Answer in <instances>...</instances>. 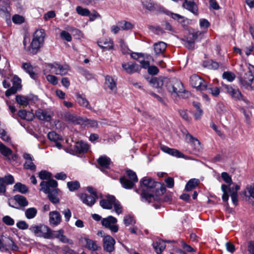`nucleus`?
<instances>
[{
    "label": "nucleus",
    "instance_id": "obj_1",
    "mask_svg": "<svg viewBox=\"0 0 254 254\" xmlns=\"http://www.w3.org/2000/svg\"><path fill=\"white\" fill-rule=\"evenodd\" d=\"M140 184L141 186L146 187V189H143L141 193L143 201L148 203L159 201L160 200V195L166 191L164 184L155 182L152 178L147 177L141 179Z\"/></svg>",
    "mask_w": 254,
    "mask_h": 254
},
{
    "label": "nucleus",
    "instance_id": "obj_2",
    "mask_svg": "<svg viewBox=\"0 0 254 254\" xmlns=\"http://www.w3.org/2000/svg\"><path fill=\"white\" fill-rule=\"evenodd\" d=\"M41 190L48 194V197L51 202L58 203L60 199L58 196V190L56 188L58 183L56 181L50 179L48 181H42L40 185Z\"/></svg>",
    "mask_w": 254,
    "mask_h": 254
},
{
    "label": "nucleus",
    "instance_id": "obj_3",
    "mask_svg": "<svg viewBox=\"0 0 254 254\" xmlns=\"http://www.w3.org/2000/svg\"><path fill=\"white\" fill-rule=\"evenodd\" d=\"M45 37L43 29L36 30L33 34L30 46L27 47V52L32 55L36 54L44 44Z\"/></svg>",
    "mask_w": 254,
    "mask_h": 254
},
{
    "label": "nucleus",
    "instance_id": "obj_4",
    "mask_svg": "<svg viewBox=\"0 0 254 254\" xmlns=\"http://www.w3.org/2000/svg\"><path fill=\"white\" fill-rule=\"evenodd\" d=\"M100 206L104 209H111L113 206L118 214L122 212V207L120 202L113 195H108L106 199H103L100 201Z\"/></svg>",
    "mask_w": 254,
    "mask_h": 254
},
{
    "label": "nucleus",
    "instance_id": "obj_5",
    "mask_svg": "<svg viewBox=\"0 0 254 254\" xmlns=\"http://www.w3.org/2000/svg\"><path fill=\"white\" fill-rule=\"evenodd\" d=\"M241 87L249 91L254 90V70L249 67V70L243 76L239 77Z\"/></svg>",
    "mask_w": 254,
    "mask_h": 254
},
{
    "label": "nucleus",
    "instance_id": "obj_6",
    "mask_svg": "<svg viewBox=\"0 0 254 254\" xmlns=\"http://www.w3.org/2000/svg\"><path fill=\"white\" fill-rule=\"evenodd\" d=\"M120 182L124 188L131 189L133 188L135 184L138 182V179L135 172L128 170L127 171V176L121 178Z\"/></svg>",
    "mask_w": 254,
    "mask_h": 254
},
{
    "label": "nucleus",
    "instance_id": "obj_7",
    "mask_svg": "<svg viewBox=\"0 0 254 254\" xmlns=\"http://www.w3.org/2000/svg\"><path fill=\"white\" fill-rule=\"evenodd\" d=\"M29 230L35 236L47 239L50 227L44 224L36 223L31 225Z\"/></svg>",
    "mask_w": 254,
    "mask_h": 254
},
{
    "label": "nucleus",
    "instance_id": "obj_8",
    "mask_svg": "<svg viewBox=\"0 0 254 254\" xmlns=\"http://www.w3.org/2000/svg\"><path fill=\"white\" fill-rule=\"evenodd\" d=\"M223 86L225 89L226 93L230 96L232 99L235 100L245 101V98L238 88L227 84H224Z\"/></svg>",
    "mask_w": 254,
    "mask_h": 254
},
{
    "label": "nucleus",
    "instance_id": "obj_9",
    "mask_svg": "<svg viewBox=\"0 0 254 254\" xmlns=\"http://www.w3.org/2000/svg\"><path fill=\"white\" fill-rule=\"evenodd\" d=\"M117 222V219L112 216L103 218L101 221L102 225L113 233H116L119 230V226L116 224Z\"/></svg>",
    "mask_w": 254,
    "mask_h": 254
},
{
    "label": "nucleus",
    "instance_id": "obj_10",
    "mask_svg": "<svg viewBox=\"0 0 254 254\" xmlns=\"http://www.w3.org/2000/svg\"><path fill=\"white\" fill-rule=\"evenodd\" d=\"M142 4L144 8L150 11H157L159 12L166 11V9L163 6L154 2L152 0H142Z\"/></svg>",
    "mask_w": 254,
    "mask_h": 254
},
{
    "label": "nucleus",
    "instance_id": "obj_11",
    "mask_svg": "<svg viewBox=\"0 0 254 254\" xmlns=\"http://www.w3.org/2000/svg\"><path fill=\"white\" fill-rule=\"evenodd\" d=\"M190 82L192 86L198 90H205L207 89V82L196 74L190 76Z\"/></svg>",
    "mask_w": 254,
    "mask_h": 254
},
{
    "label": "nucleus",
    "instance_id": "obj_12",
    "mask_svg": "<svg viewBox=\"0 0 254 254\" xmlns=\"http://www.w3.org/2000/svg\"><path fill=\"white\" fill-rule=\"evenodd\" d=\"M203 33L202 31H197L190 34L185 42V46L189 50L194 49L195 41L198 37H201Z\"/></svg>",
    "mask_w": 254,
    "mask_h": 254
},
{
    "label": "nucleus",
    "instance_id": "obj_13",
    "mask_svg": "<svg viewBox=\"0 0 254 254\" xmlns=\"http://www.w3.org/2000/svg\"><path fill=\"white\" fill-rule=\"evenodd\" d=\"M18 247L14 243L13 240L10 238H6L5 243L0 239V252H6L9 250L12 251H17Z\"/></svg>",
    "mask_w": 254,
    "mask_h": 254
},
{
    "label": "nucleus",
    "instance_id": "obj_14",
    "mask_svg": "<svg viewBox=\"0 0 254 254\" xmlns=\"http://www.w3.org/2000/svg\"><path fill=\"white\" fill-rule=\"evenodd\" d=\"M37 99V96L29 95L28 96L16 95L15 100L18 104L23 106H27L31 101H34Z\"/></svg>",
    "mask_w": 254,
    "mask_h": 254
},
{
    "label": "nucleus",
    "instance_id": "obj_15",
    "mask_svg": "<svg viewBox=\"0 0 254 254\" xmlns=\"http://www.w3.org/2000/svg\"><path fill=\"white\" fill-rule=\"evenodd\" d=\"M62 216L59 212L55 210L49 213V223L52 226H57L62 222Z\"/></svg>",
    "mask_w": 254,
    "mask_h": 254
},
{
    "label": "nucleus",
    "instance_id": "obj_16",
    "mask_svg": "<svg viewBox=\"0 0 254 254\" xmlns=\"http://www.w3.org/2000/svg\"><path fill=\"white\" fill-rule=\"evenodd\" d=\"M115 240L110 236L107 235L103 239V248L104 250L109 253L113 252L115 250Z\"/></svg>",
    "mask_w": 254,
    "mask_h": 254
},
{
    "label": "nucleus",
    "instance_id": "obj_17",
    "mask_svg": "<svg viewBox=\"0 0 254 254\" xmlns=\"http://www.w3.org/2000/svg\"><path fill=\"white\" fill-rule=\"evenodd\" d=\"M35 116L40 120L50 122L52 119V113L47 110L39 109L35 112Z\"/></svg>",
    "mask_w": 254,
    "mask_h": 254
},
{
    "label": "nucleus",
    "instance_id": "obj_18",
    "mask_svg": "<svg viewBox=\"0 0 254 254\" xmlns=\"http://www.w3.org/2000/svg\"><path fill=\"white\" fill-rule=\"evenodd\" d=\"M64 118L66 121L77 125H83L84 124L83 118L78 117L69 112L65 113L64 115Z\"/></svg>",
    "mask_w": 254,
    "mask_h": 254
},
{
    "label": "nucleus",
    "instance_id": "obj_19",
    "mask_svg": "<svg viewBox=\"0 0 254 254\" xmlns=\"http://www.w3.org/2000/svg\"><path fill=\"white\" fill-rule=\"evenodd\" d=\"M122 67L128 74H132L136 72L139 71L140 66L135 63H123Z\"/></svg>",
    "mask_w": 254,
    "mask_h": 254
},
{
    "label": "nucleus",
    "instance_id": "obj_20",
    "mask_svg": "<svg viewBox=\"0 0 254 254\" xmlns=\"http://www.w3.org/2000/svg\"><path fill=\"white\" fill-rule=\"evenodd\" d=\"M161 149L164 152L178 158H185V155L177 149L170 148L167 146L161 145Z\"/></svg>",
    "mask_w": 254,
    "mask_h": 254
},
{
    "label": "nucleus",
    "instance_id": "obj_21",
    "mask_svg": "<svg viewBox=\"0 0 254 254\" xmlns=\"http://www.w3.org/2000/svg\"><path fill=\"white\" fill-rule=\"evenodd\" d=\"M182 6L184 8L189 10L192 13L195 15L198 14V7L194 0H185V2Z\"/></svg>",
    "mask_w": 254,
    "mask_h": 254
},
{
    "label": "nucleus",
    "instance_id": "obj_22",
    "mask_svg": "<svg viewBox=\"0 0 254 254\" xmlns=\"http://www.w3.org/2000/svg\"><path fill=\"white\" fill-rule=\"evenodd\" d=\"M22 68L24 70L28 73L30 76L33 79H36L37 77V74L36 73V67H34L29 63H23L22 64Z\"/></svg>",
    "mask_w": 254,
    "mask_h": 254
},
{
    "label": "nucleus",
    "instance_id": "obj_23",
    "mask_svg": "<svg viewBox=\"0 0 254 254\" xmlns=\"http://www.w3.org/2000/svg\"><path fill=\"white\" fill-rule=\"evenodd\" d=\"M236 185H233V186H231V185L229 186L228 187L227 186L225 185H222L221 186V190L223 192L222 195V200L224 202H227L229 199V195L228 194L227 190H228V191L231 195V193L235 191V186Z\"/></svg>",
    "mask_w": 254,
    "mask_h": 254
},
{
    "label": "nucleus",
    "instance_id": "obj_24",
    "mask_svg": "<svg viewBox=\"0 0 254 254\" xmlns=\"http://www.w3.org/2000/svg\"><path fill=\"white\" fill-rule=\"evenodd\" d=\"M23 157L26 160L24 164V168L26 169H29L32 171H34L36 169V166L33 163V157L28 153H25L23 154Z\"/></svg>",
    "mask_w": 254,
    "mask_h": 254
},
{
    "label": "nucleus",
    "instance_id": "obj_25",
    "mask_svg": "<svg viewBox=\"0 0 254 254\" xmlns=\"http://www.w3.org/2000/svg\"><path fill=\"white\" fill-rule=\"evenodd\" d=\"M167 81L166 78L152 77L148 82L153 87L160 88L163 86V83H166Z\"/></svg>",
    "mask_w": 254,
    "mask_h": 254
},
{
    "label": "nucleus",
    "instance_id": "obj_26",
    "mask_svg": "<svg viewBox=\"0 0 254 254\" xmlns=\"http://www.w3.org/2000/svg\"><path fill=\"white\" fill-rule=\"evenodd\" d=\"M98 45L101 49L110 50L113 49L114 43L112 40L106 39L98 42Z\"/></svg>",
    "mask_w": 254,
    "mask_h": 254
},
{
    "label": "nucleus",
    "instance_id": "obj_27",
    "mask_svg": "<svg viewBox=\"0 0 254 254\" xmlns=\"http://www.w3.org/2000/svg\"><path fill=\"white\" fill-rule=\"evenodd\" d=\"M105 85L111 92H116L117 90L116 82L111 76L107 75L105 77Z\"/></svg>",
    "mask_w": 254,
    "mask_h": 254
},
{
    "label": "nucleus",
    "instance_id": "obj_28",
    "mask_svg": "<svg viewBox=\"0 0 254 254\" xmlns=\"http://www.w3.org/2000/svg\"><path fill=\"white\" fill-rule=\"evenodd\" d=\"M184 91V86L181 81L176 79H174L172 94L179 95V93H183Z\"/></svg>",
    "mask_w": 254,
    "mask_h": 254
},
{
    "label": "nucleus",
    "instance_id": "obj_29",
    "mask_svg": "<svg viewBox=\"0 0 254 254\" xmlns=\"http://www.w3.org/2000/svg\"><path fill=\"white\" fill-rule=\"evenodd\" d=\"M80 198L84 204L88 206H91L96 202L95 196L88 195L87 194L83 193L80 196Z\"/></svg>",
    "mask_w": 254,
    "mask_h": 254
},
{
    "label": "nucleus",
    "instance_id": "obj_30",
    "mask_svg": "<svg viewBox=\"0 0 254 254\" xmlns=\"http://www.w3.org/2000/svg\"><path fill=\"white\" fill-rule=\"evenodd\" d=\"M97 161L101 169L109 168L111 162L110 158L106 156H101L98 158Z\"/></svg>",
    "mask_w": 254,
    "mask_h": 254
},
{
    "label": "nucleus",
    "instance_id": "obj_31",
    "mask_svg": "<svg viewBox=\"0 0 254 254\" xmlns=\"http://www.w3.org/2000/svg\"><path fill=\"white\" fill-rule=\"evenodd\" d=\"M74 149L79 153L85 152L88 149V145L82 141L76 142L74 145Z\"/></svg>",
    "mask_w": 254,
    "mask_h": 254
},
{
    "label": "nucleus",
    "instance_id": "obj_32",
    "mask_svg": "<svg viewBox=\"0 0 254 254\" xmlns=\"http://www.w3.org/2000/svg\"><path fill=\"white\" fill-rule=\"evenodd\" d=\"M84 239L86 242L85 247L88 249L93 251H96L100 249V247L98 246L96 241L87 238H84Z\"/></svg>",
    "mask_w": 254,
    "mask_h": 254
},
{
    "label": "nucleus",
    "instance_id": "obj_33",
    "mask_svg": "<svg viewBox=\"0 0 254 254\" xmlns=\"http://www.w3.org/2000/svg\"><path fill=\"white\" fill-rule=\"evenodd\" d=\"M14 200L17 203L20 207H24L28 205V201L26 198L19 194L15 195L14 196Z\"/></svg>",
    "mask_w": 254,
    "mask_h": 254
},
{
    "label": "nucleus",
    "instance_id": "obj_34",
    "mask_svg": "<svg viewBox=\"0 0 254 254\" xmlns=\"http://www.w3.org/2000/svg\"><path fill=\"white\" fill-rule=\"evenodd\" d=\"M154 52L156 55L163 53L166 49L167 45L163 42H159L153 45Z\"/></svg>",
    "mask_w": 254,
    "mask_h": 254
},
{
    "label": "nucleus",
    "instance_id": "obj_35",
    "mask_svg": "<svg viewBox=\"0 0 254 254\" xmlns=\"http://www.w3.org/2000/svg\"><path fill=\"white\" fill-rule=\"evenodd\" d=\"M76 101L80 106L86 107L87 109L90 110H92L87 100L85 97H82L80 94H77L76 95Z\"/></svg>",
    "mask_w": 254,
    "mask_h": 254
},
{
    "label": "nucleus",
    "instance_id": "obj_36",
    "mask_svg": "<svg viewBox=\"0 0 254 254\" xmlns=\"http://www.w3.org/2000/svg\"><path fill=\"white\" fill-rule=\"evenodd\" d=\"M64 234V230L63 229H60L59 230L54 231L52 230L50 228V231H48L47 239H59L61 234Z\"/></svg>",
    "mask_w": 254,
    "mask_h": 254
},
{
    "label": "nucleus",
    "instance_id": "obj_37",
    "mask_svg": "<svg viewBox=\"0 0 254 254\" xmlns=\"http://www.w3.org/2000/svg\"><path fill=\"white\" fill-rule=\"evenodd\" d=\"M28 188L24 184L21 183H17L13 186V191L25 194L28 191Z\"/></svg>",
    "mask_w": 254,
    "mask_h": 254
},
{
    "label": "nucleus",
    "instance_id": "obj_38",
    "mask_svg": "<svg viewBox=\"0 0 254 254\" xmlns=\"http://www.w3.org/2000/svg\"><path fill=\"white\" fill-rule=\"evenodd\" d=\"M59 64L58 63H54L52 64H46L45 65V68L44 72L47 71L52 73L57 74V72H55L58 70L57 66H58ZM46 74V72H44Z\"/></svg>",
    "mask_w": 254,
    "mask_h": 254
},
{
    "label": "nucleus",
    "instance_id": "obj_39",
    "mask_svg": "<svg viewBox=\"0 0 254 254\" xmlns=\"http://www.w3.org/2000/svg\"><path fill=\"white\" fill-rule=\"evenodd\" d=\"M199 181L197 179H191L187 183L185 189L187 191H190L196 188L199 184Z\"/></svg>",
    "mask_w": 254,
    "mask_h": 254
},
{
    "label": "nucleus",
    "instance_id": "obj_40",
    "mask_svg": "<svg viewBox=\"0 0 254 254\" xmlns=\"http://www.w3.org/2000/svg\"><path fill=\"white\" fill-rule=\"evenodd\" d=\"M58 70L56 71L57 75H64L67 73L68 71L70 70V68L67 64H59L58 66H57Z\"/></svg>",
    "mask_w": 254,
    "mask_h": 254
},
{
    "label": "nucleus",
    "instance_id": "obj_41",
    "mask_svg": "<svg viewBox=\"0 0 254 254\" xmlns=\"http://www.w3.org/2000/svg\"><path fill=\"white\" fill-rule=\"evenodd\" d=\"M37 210L35 207H30L25 210V216L28 219H32L35 217L37 214Z\"/></svg>",
    "mask_w": 254,
    "mask_h": 254
},
{
    "label": "nucleus",
    "instance_id": "obj_42",
    "mask_svg": "<svg viewBox=\"0 0 254 254\" xmlns=\"http://www.w3.org/2000/svg\"><path fill=\"white\" fill-rule=\"evenodd\" d=\"M0 152L5 157H8L12 153V150L0 142Z\"/></svg>",
    "mask_w": 254,
    "mask_h": 254
},
{
    "label": "nucleus",
    "instance_id": "obj_43",
    "mask_svg": "<svg viewBox=\"0 0 254 254\" xmlns=\"http://www.w3.org/2000/svg\"><path fill=\"white\" fill-rule=\"evenodd\" d=\"M186 138L188 142L191 144H194L197 149H199L200 142L196 138L193 137L191 134L188 133L186 135Z\"/></svg>",
    "mask_w": 254,
    "mask_h": 254
},
{
    "label": "nucleus",
    "instance_id": "obj_44",
    "mask_svg": "<svg viewBox=\"0 0 254 254\" xmlns=\"http://www.w3.org/2000/svg\"><path fill=\"white\" fill-rule=\"evenodd\" d=\"M209 93L214 97H218L220 94V89L217 87L212 86L211 85L208 86L207 84V89Z\"/></svg>",
    "mask_w": 254,
    "mask_h": 254
},
{
    "label": "nucleus",
    "instance_id": "obj_45",
    "mask_svg": "<svg viewBox=\"0 0 254 254\" xmlns=\"http://www.w3.org/2000/svg\"><path fill=\"white\" fill-rule=\"evenodd\" d=\"M80 183L77 181L68 182L67 187L70 191H74L80 188Z\"/></svg>",
    "mask_w": 254,
    "mask_h": 254
},
{
    "label": "nucleus",
    "instance_id": "obj_46",
    "mask_svg": "<svg viewBox=\"0 0 254 254\" xmlns=\"http://www.w3.org/2000/svg\"><path fill=\"white\" fill-rule=\"evenodd\" d=\"M3 5L0 4V11L6 17L9 18V14L8 10V3L7 1H2Z\"/></svg>",
    "mask_w": 254,
    "mask_h": 254
},
{
    "label": "nucleus",
    "instance_id": "obj_47",
    "mask_svg": "<svg viewBox=\"0 0 254 254\" xmlns=\"http://www.w3.org/2000/svg\"><path fill=\"white\" fill-rule=\"evenodd\" d=\"M222 77L229 82H232L235 79L236 76L233 72L227 71L224 72Z\"/></svg>",
    "mask_w": 254,
    "mask_h": 254
},
{
    "label": "nucleus",
    "instance_id": "obj_48",
    "mask_svg": "<svg viewBox=\"0 0 254 254\" xmlns=\"http://www.w3.org/2000/svg\"><path fill=\"white\" fill-rule=\"evenodd\" d=\"M193 106L195 108L196 111L199 113V115H197V113H195L194 114V118L196 120H198L200 119V117L202 115L203 111L202 109L200 108L201 105L198 102H193Z\"/></svg>",
    "mask_w": 254,
    "mask_h": 254
},
{
    "label": "nucleus",
    "instance_id": "obj_49",
    "mask_svg": "<svg viewBox=\"0 0 254 254\" xmlns=\"http://www.w3.org/2000/svg\"><path fill=\"white\" fill-rule=\"evenodd\" d=\"M76 12L83 16H88L90 15V11L87 9L83 8L80 6H77L76 8Z\"/></svg>",
    "mask_w": 254,
    "mask_h": 254
},
{
    "label": "nucleus",
    "instance_id": "obj_50",
    "mask_svg": "<svg viewBox=\"0 0 254 254\" xmlns=\"http://www.w3.org/2000/svg\"><path fill=\"white\" fill-rule=\"evenodd\" d=\"M245 194L247 197H251L254 198V184L247 187Z\"/></svg>",
    "mask_w": 254,
    "mask_h": 254
},
{
    "label": "nucleus",
    "instance_id": "obj_51",
    "mask_svg": "<svg viewBox=\"0 0 254 254\" xmlns=\"http://www.w3.org/2000/svg\"><path fill=\"white\" fill-rule=\"evenodd\" d=\"M119 23L121 28L124 30H130L133 27V25L130 22L126 21H122Z\"/></svg>",
    "mask_w": 254,
    "mask_h": 254
},
{
    "label": "nucleus",
    "instance_id": "obj_52",
    "mask_svg": "<svg viewBox=\"0 0 254 254\" xmlns=\"http://www.w3.org/2000/svg\"><path fill=\"white\" fill-rule=\"evenodd\" d=\"M166 246L163 243H156L154 245V248L158 254H161L165 249Z\"/></svg>",
    "mask_w": 254,
    "mask_h": 254
},
{
    "label": "nucleus",
    "instance_id": "obj_53",
    "mask_svg": "<svg viewBox=\"0 0 254 254\" xmlns=\"http://www.w3.org/2000/svg\"><path fill=\"white\" fill-rule=\"evenodd\" d=\"M123 221L124 223L126 226L133 225L135 223V220L134 218L129 215L125 216Z\"/></svg>",
    "mask_w": 254,
    "mask_h": 254
},
{
    "label": "nucleus",
    "instance_id": "obj_54",
    "mask_svg": "<svg viewBox=\"0 0 254 254\" xmlns=\"http://www.w3.org/2000/svg\"><path fill=\"white\" fill-rule=\"evenodd\" d=\"M240 189V187L238 185L235 186V190L231 193V197L233 204L235 205L238 204V194L237 191Z\"/></svg>",
    "mask_w": 254,
    "mask_h": 254
},
{
    "label": "nucleus",
    "instance_id": "obj_55",
    "mask_svg": "<svg viewBox=\"0 0 254 254\" xmlns=\"http://www.w3.org/2000/svg\"><path fill=\"white\" fill-rule=\"evenodd\" d=\"M164 78H166L167 81L166 83H163V86H165L168 91L172 93L174 85V80L175 79H170L167 77H165Z\"/></svg>",
    "mask_w": 254,
    "mask_h": 254
},
{
    "label": "nucleus",
    "instance_id": "obj_56",
    "mask_svg": "<svg viewBox=\"0 0 254 254\" xmlns=\"http://www.w3.org/2000/svg\"><path fill=\"white\" fill-rule=\"evenodd\" d=\"M48 137L50 140L54 142H56L62 139L61 137L55 131L49 132L48 134Z\"/></svg>",
    "mask_w": 254,
    "mask_h": 254
},
{
    "label": "nucleus",
    "instance_id": "obj_57",
    "mask_svg": "<svg viewBox=\"0 0 254 254\" xmlns=\"http://www.w3.org/2000/svg\"><path fill=\"white\" fill-rule=\"evenodd\" d=\"M12 21L16 24H20L24 22V18L20 15L15 14L12 17Z\"/></svg>",
    "mask_w": 254,
    "mask_h": 254
},
{
    "label": "nucleus",
    "instance_id": "obj_58",
    "mask_svg": "<svg viewBox=\"0 0 254 254\" xmlns=\"http://www.w3.org/2000/svg\"><path fill=\"white\" fill-rule=\"evenodd\" d=\"M0 179H2L3 181V183L5 185H11L14 183V179L13 177L11 175H8L7 176H5L3 178H0Z\"/></svg>",
    "mask_w": 254,
    "mask_h": 254
},
{
    "label": "nucleus",
    "instance_id": "obj_59",
    "mask_svg": "<svg viewBox=\"0 0 254 254\" xmlns=\"http://www.w3.org/2000/svg\"><path fill=\"white\" fill-rule=\"evenodd\" d=\"M51 174L45 170H42L39 173V177L41 180H46L51 177Z\"/></svg>",
    "mask_w": 254,
    "mask_h": 254
},
{
    "label": "nucleus",
    "instance_id": "obj_60",
    "mask_svg": "<svg viewBox=\"0 0 254 254\" xmlns=\"http://www.w3.org/2000/svg\"><path fill=\"white\" fill-rule=\"evenodd\" d=\"M84 124L83 125H88L93 127H97L98 123L96 121L83 118Z\"/></svg>",
    "mask_w": 254,
    "mask_h": 254
},
{
    "label": "nucleus",
    "instance_id": "obj_61",
    "mask_svg": "<svg viewBox=\"0 0 254 254\" xmlns=\"http://www.w3.org/2000/svg\"><path fill=\"white\" fill-rule=\"evenodd\" d=\"M47 80L53 85H57L58 83V78L53 75L49 74L46 76Z\"/></svg>",
    "mask_w": 254,
    "mask_h": 254
},
{
    "label": "nucleus",
    "instance_id": "obj_62",
    "mask_svg": "<svg viewBox=\"0 0 254 254\" xmlns=\"http://www.w3.org/2000/svg\"><path fill=\"white\" fill-rule=\"evenodd\" d=\"M21 79L16 75H15L13 78V87L19 89L21 88Z\"/></svg>",
    "mask_w": 254,
    "mask_h": 254
},
{
    "label": "nucleus",
    "instance_id": "obj_63",
    "mask_svg": "<svg viewBox=\"0 0 254 254\" xmlns=\"http://www.w3.org/2000/svg\"><path fill=\"white\" fill-rule=\"evenodd\" d=\"M3 222L7 225L12 226L14 224V220L9 216H5L2 218Z\"/></svg>",
    "mask_w": 254,
    "mask_h": 254
},
{
    "label": "nucleus",
    "instance_id": "obj_64",
    "mask_svg": "<svg viewBox=\"0 0 254 254\" xmlns=\"http://www.w3.org/2000/svg\"><path fill=\"white\" fill-rule=\"evenodd\" d=\"M61 37L67 42H70L72 40L71 35L66 31H62L61 33Z\"/></svg>",
    "mask_w": 254,
    "mask_h": 254
}]
</instances>
